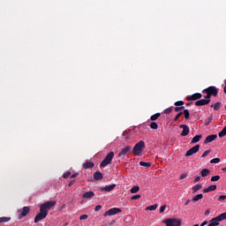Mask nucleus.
I'll return each instance as SVG.
<instances>
[{"mask_svg":"<svg viewBox=\"0 0 226 226\" xmlns=\"http://www.w3.org/2000/svg\"><path fill=\"white\" fill-rule=\"evenodd\" d=\"M146 149V143L143 140L136 143L132 148V153L135 156H142V153Z\"/></svg>","mask_w":226,"mask_h":226,"instance_id":"f257e3e1","label":"nucleus"},{"mask_svg":"<svg viewBox=\"0 0 226 226\" xmlns=\"http://www.w3.org/2000/svg\"><path fill=\"white\" fill-rule=\"evenodd\" d=\"M203 93H205L207 95L205 98H208L211 100V96H216L218 94V88L215 87H209L203 90Z\"/></svg>","mask_w":226,"mask_h":226,"instance_id":"f03ea898","label":"nucleus"},{"mask_svg":"<svg viewBox=\"0 0 226 226\" xmlns=\"http://www.w3.org/2000/svg\"><path fill=\"white\" fill-rule=\"evenodd\" d=\"M166 226H181L182 221L179 218H169L163 221Z\"/></svg>","mask_w":226,"mask_h":226,"instance_id":"7ed1b4c3","label":"nucleus"},{"mask_svg":"<svg viewBox=\"0 0 226 226\" xmlns=\"http://www.w3.org/2000/svg\"><path fill=\"white\" fill-rule=\"evenodd\" d=\"M114 158V152H109L104 160L101 162V167L105 168L107 165H109V163H112V159Z\"/></svg>","mask_w":226,"mask_h":226,"instance_id":"20e7f679","label":"nucleus"},{"mask_svg":"<svg viewBox=\"0 0 226 226\" xmlns=\"http://www.w3.org/2000/svg\"><path fill=\"white\" fill-rule=\"evenodd\" d=\"M56 204V201H47L40 206V209L43 210L44 213H49V209H52Z\"/></svg>","mask_w":226,"mask_h":226,"instance_id":"39448f33","label":"nucleus"},{"mask_svg":"<svg viewBox=\"0 0 226 226\" xmlns=\"http://www.w3.org/2000/svg\"><path fill=\"white\" fill-rule=\"evenodd\" d=\"M49 215V213L41 210V208H40V213L36 215L35 218H34V223H38V222H41V220L47 218V215Z\"/></svg>","mask_w":226,"mask_h":226,"instance_id":"423d86ee","label":"nucleus"},{"mask_svg":"<svg viewBox=\"0 0 226 226\" xmlns=\"http://www.w3.org/2000/svg\"><path fill=\"white\" fill-rule=\"evenodd\" d=\"M121 208L119 207H113V208H110L109 210L106 211L104 213V216H114L119 213H121Z\"/></svg>","mask_w":226,"mask_h":226,"instance_id":"0eeeda50","label":"nucleus"},{"mask_svg":"<svg viewBox=\"0 0 226 226\" xmlns=\"http://www.w3.org/2000/svg\"><path fill=\"white\" fill-rule=\"evenodd\" d=\"M199 149H200V145H196L195 147H192L186 152L185 156H193V154L199 153Z\"/></svg>","mask_w":226,"mask_h":226,"instance_id":"6e6552de","label":"nucleus"},{"mask_svg":"<svg viewBox=\"0 0 226 226\" xmlns=\"http://www.w3.org/2000/svg\"><path fill=\"white\" fill-rule=\"evenodd\" d=\"M30 211L31 208H29V207H23V209L19 210L18 213H19V218H24V216H27Z\"/></svg>","mask_w":226,"mask_h":226,"instance_id":"1a4fd4ad","label":"nucleus"},{"mask_svg":"<svg viewBox=\"0 0 226 226\" xmlns=\"http://www.w3.org/2000/svg\"><path fill=\"white\" fill-rule=\"evenodd\" d=\"M210 102H211V99L209 98L200 99L195 102V105L197 107H202V105H208Z\"/></svg>","mask_w":226,"mask_h":226,"instance_id":"9d476101","label":"nucleus"},{"mask_svg":"<svg viewBox=\"0 0 226 226\" xmlns=\"http://www.w3.org/2000/svg\"><path fill=\"white\" fill-rule=\"evenodd\" d=\"M131 150H132V147H124L118 154V158H122V159L124 158V156H126V154H128V153H130Z\"/></svg>","mask_w":226,"mask_h":226,"instance_id":"9b49d317","label":"nucleus"},{"mask_svg":"<svg viewBox=\"0 0 226 226\" xmlns=\"http://www.w3.org/2000/svg\"><path fill=\"white\" fill-rule=\"evenodd\" d=\"M93 197H94V192L93 191L86 192L82 194V199H84L85 200H91Z\"/></svg>","mask_w":226,"mask_h":226,"instance_id":"f8f14e48","label":"nucleus"},{"mask_svg":"<svg viewBox=\"0 0 226 226\" xmlns=\"http://www.w3.org/2000/svg\"><path fill=\"white\" fill-rule=\"evenodd\" d=\"M180 128L183 129V132H181L182 137H186V135H188V133H190V127H188V125L181 124Z\"/></svg>","mask_w":226,"mask_h":226,"instance_id":"ddd939ff","label":"nucleus"},{"mask_svg":"<svg viewBox=\"0 0 226 226\" xmlns=\"http://www.w3.org/2000/svg\"><path fill=\"white\" fill-rule=\"evenodd\" d=\"M217 137H218V135H216V134H211V135L207 136L205 139V144H209V143L213 142V140H216Z\"/></svg>","mask_w":226,"mask_h":226,"instance_id":"4468645a","label":"nucleus"},{"mask_svg":"<svg viewBox=\"0 0 226 226\" xmlns=\"http://www.w3.org/2000/svg\"><path fill=\"white\" fill-rule=\"evenodd\" d=\"M116 188V184L106 185L105 187L101 188V192H112Z\"/></svg>","mask_w":226,"mask_h":226,"instance_id":"2eb2a0df","label":"nucleus"},{"mask_svg":"<svg viewBox=\"0 0 226 226\" xmlns=\"http://www.w3.org/2000/svg\"><path fill=\"white\" fill-rule=\"evenodd\" d=\"M217 222L220 224V222H223V220H226V212L221 214L220 215L214 218Z\"/></svg>","mask_w":226,"mask_h":226,"instance_id":"dca6fc26","label":"nucleus"},{"mask_svg":"<svg viewBox=\"0 0 226 226\" xmlns=\"http://www.w3.org/2000/svg\"><path fill=\"white\" fill-rule=\"evenodd\" d=\"M202 98V94L196 93L189 97V100L195 101V100H200Z\"/></svg>","mask_w":226,"mask_h":226,"instance_id":"f3484780","label":"nucleus"},{"mask_svg":"<svg viewBox=\"0 0 226 226\" xmlns=\"http://www.w3.org/2000/svg\"><path fill=\"white\" fill-rule=\"evenodd\" d=\"M94 179H95V181H102V179H103V175L102 172L97 171L94 174Z\"/></svg>","mask_w":226,"mask_h":226,"instance_id":"a211bd4d","label":"nucleus"},{"mask_svg":"<svg viewBox=\"0 0 226 226\" xmlns=\"http://www.w3.org/2000/svg\"><path fill=\"white\" fill-rule=\"evenodd\" d=\"M216 190V185H213L208 186L207 188H205L203 190V193H209V192H215Z\"/></svg>","mask_w":226,"mask_h":226,"instance_id":"6ab92c4d","label":"nucleus"},{"mask_svg":"<svg viewBox=\"0 0 226 226\" xmlns=\"http://www.w3.org/2000/svg\"><path fill=\"white\" fill-rule=\"evenodd\" d=\"M204 199V195L202 193L197 194L196 196L192 197V202H199V200Z\"/></svg>","mask_w":226,"mask_h":226,"instance_id":"aec40b11","label":"nucleus"},{"mask_svg":"<svg viewBox=\"0 0 226 226\" xmlns=\"http://www.w3.org/2000/svg\"><path fill=\"white\" fill-rule=\"evenodd\" d=\"M192 193H197L199 190H202V185L197 184L194 186H192Z\"/></svg>","mask_w":226,"mask_h":226,"instance_id":"412c9836","label":"nucleus"},{"mask_svg":"<svg viewBox=\"0 0 226 226\" xmlns=\"http://www.w3.org/2000/svg\"><path fill=\"white\" fill-rule=\"evenodd\" d=\"M209 174H211V170L208 169H203L201 170V177H207V176H209Z\"/></svg>","mask_w":226,"mask_h":226,"instance_id":"4be33fe9","label":"nucleus"},{"mask_svg":"<svg viewBox=\"0 0 226 226\" xmlns=\"http://www.w3.org/2000/svg\"><path fill=\"white\" fill-rule=\"evenodd\" d=\"M156 209H158V204L147 207L145 211H156Z\"/></svg>","mask_w":226,"mask_h":226,"instance_id":"5701e85b","label":"nucleus"},{"mask_svg":"<svg viewBox=\"0 0 226 226\" xmlns=\"http://www.w3.org/2000/svg\"><path fill=\"white\" fill-rule=\"evenodd\" d=\"M84 169H93L94 167V163L93 162H87L83 164Z\"/></svg>","mask_w":226,"mask_h":226,"instance_id":"b1692460","label":"nucleus"},{"mask_svg":"<svg viewBox=\"0 0 226 226\" xmlns=\"http://www.w3.org/2000/svg\"><path fill=\"white\" fill-rule=\"evenodd\" d=\"M201 139L202 135H196L194 138H192V144H197V142H200Z\"/></svg>","mask_w":226,"mask_h":226,"instance_id":"393cba45","label":"nucleus"},{"mask_svg":"<svg viewBox=\"0 0 226 226\" xmlns=\"http://www.w3.org/2000/svg\"><path fill=\"white\" fill-rule=\"evenodd\" d=\"M139 191L140 187L139 185H135L130 190L131 193H139Z\"/></svg>","mask_w":226,"mask_h":226,"instance_id":"a878e982","label":"nucleus"},{"mask_svg":"<svg viewBox=\"0 0 226 226\" xmlns=\"http://www.w3.org/2000/svg\"><path fill=\"white\" fill-rule=\"evenodd\" d=\"M140 167H145V169H149L151 167V162H139Z\"/></svg>","mask_w":226,"mask_h":226,"instance_id":"bb28decb","label":"nucleus"},{"mask_svg":"<svg viewBox=\"0 0 226 226\" xmlns=\"http://www.w3.org/2000/svg\"><path fill=\"white\" fill-rule=\"evenodd\" d=\"M220 225L216 220H215V218H212L210 221H209V224L207 226H218Z\"/></svg>","mask_w":226,"mask_h":226,"instance_id":"cd10ccee","label":"nucleus"},{"mask_svg":"<svg viewBox=\"0 0 226 226\" xmlns=\"http://www.w3.org/2000/svg\"><path fill=\"white\" fill-rule=\"evenodd\" d=\"M150 128H151L152 130H158V124H156V122H152V123L150 124Z\"/></svg>","mask_w":226,"mask_h":226,"instance_id":"c85d7f7f","label":"nucleus"},{"mask_svg":"<svg viewBox=\"0 0 226 226\" xmlns=\"http://www.w3.org/2000/svg\"><path fill=\"white\" fill-rule=\"evenodd\" d=\"M10 217H0V223H6V222H10Z\"/></svg>","mask_w":226,"mask_h":226,"instance_id":"c756f323","label":"nucleus"},{"mask_svg":"<svg viewBox=\"0 0 226 226\" xmlns=\"http://www.w3.org/2000/svg\"><path fill=\"white\" fill-rule=\"evenodd\" d=\"M158 117H160V113H156V114L151 116L150 119H151V121H156V119H158Z\"/></svg>","mask_w":226,"mask_h":226,"instance_id":"7c9ffc66","label":"nucleus"},{"mask_svg":"<svg viewBox=\"0 0 226 226\" xmlns=\"http://www.w3.org/2000/svg\"><path fill=\"white\" fill-rule=\"evenodd\" d=\"M226 135V126L222 130L221 132H219V137L222 139V137H225Z\"/></svg>","mask_w":226,"mask_h":226,"instance_id":"2f4dec72","label":"nucleus"},{"mask_svg":"<svg viewBox=\"0 0 226 226\" xmlns=\"http://www.w3.org/2000/svg\"><path fill=\"white\" fill-rule=\"evenodd\" d=\"M185 118L189 119L190 118V111L188 109L184 110Z\"/></svg>","mask_w":226,"mask_h":226,"instance_id":"473e14b6","label":"nucleus"},{"mask_svg":"<svg viewBox=\"0 0 226 226\" xmlns=\"http://www.w3.org/2000/svg\"><path fill=\"white\" fill-rule=\"evenodd\" d=\"M70 176H72V173L70 171H67L63 174L64 179H67V177H70Z\"/></svg>","mask_w":226,"mask_h":226,"instance_id":"72a5a7b5","label":"nucleus"},{"mask_svg":"<svg viewBox=\"0 0 226 226\" xmlns=\"http://www.w3.org/2000/svg\"><path fill=\"white\" fill-rule=\"evenodd\" d=\"M220 102L215 103V105H212L211 107H214V109L220 110Z\"/></svg>","mask_w":226,"mask_h":226,"instance_id":"f704fd0d","label":"nucleus"},{"mask_svg":"<svg viewBox=\"0 0 226 226\" xmlns=\"http://www.w3.org/2000/svg\"><path fill=\"white\" fill-rule=\"evenodd\" d=\"M210 163H220V158H214L210 161Z\"/></svg>","mask_w":226,"mask_h":226,"instance_id":"c9c22d12","label":"nucleus"},{"mask_svg":"<svg viewBox=\"0 0 226 226\" xmlns=\"http://www.w3.org/2000/svg\"><path fill=\"white\" fill-rule=\"evenodd\" d=\"M220 179V176L216 175L211 177V181L215 182V181H219Z\"/></svg>","mask_w":226,"mask_h":226,"instance_id":"e433bc0d","label":"nucleus"},{"mask_svg":"<svg viewBox=\"0 0 226 226\" xmlns=\"http://www.w3.org/2000/svg\"><path fill=\"white\" fill-rule=\"evenodd\" d=\"M185 104V102L183 101H179L175 102L176 107H181Z\"/></svg>","mask_w":226,"mask_h":226,"instance_id":"4c0bfd02","label":"nucleus"},{"mask_svg":"<svg viewBox=\"0 0 226 226\" xmlns=\"http://www.w3.org/2000/svg\"><path fill=\"white\" fill-rule=\"evenodd\" d=\"M209 153H211V150H207L205 151L202 155H201V158H206V156H207V154H209Z\"/></svg>","mask_w":226,"mask_h":226,"instance_id":"58836bf2","label":"nucleus"},{"mask_svg":"<svg viewBox=\"0 0 226 226\" xmlns=\"http://www.w3.org/2000/svg\"><path fill=\"white\" fill-rule=\"evenodd\" d=\"M140 194H136V195H134V196H132L131 199H132V200H139V199H140Z\"/></svg>","mask_w":226,"mask_h":226,"instance_id":"ea45409f","label":"nucleus"},{"mask_svg":"<svg viewBox=\"0 0 226 226\" xmlns=\"http://www.w3.org/2000/svg\"><path fill=\"white\" fill-rule=\"evenodd\" d=\"M183 109H185V107H183V106H177L175 108V112H179V110H183Z\"/></svg>","mask_w":226,"mask_h":226,"instance_id":"a19ab883","label":"nucleus"},{"mask_svg":"<svg viewBox=\"0 0 226 226\" xmlns=\"http://www.w3.org/2000/svg\"><path fill=\"white\" fill-rule=\"evenodd\" d=\"M87 218H89V215H82L79 216V220H87Z\"/></svg>","mask_w":226,"mask_h":226,"instance_id":"79ce46f5","label":"nucleus"},{"mask_svg":"<svg viewBox=\"0 0 226 226\" xmlns=\"http://www.w3.org/2000/svg\"><path fill=\"white\" fill-rule=\"evenodd\" d=\"M165 209H167V206H166V205L162 206V207H160V213H161V214H162V213H164V212H165Z\"/></svg>","mask_w":226,"mask_h":226,"instance_id":"37998d69","label":"nucleus"},{"mask_svg":"<svg viewBox=\"0 0 226 226\" xmlns=\"http://www.w3.org/2000/svg\"><path fill=\"white\" fill-rule=\"evenodd\" d=\"M165 114H170V112H172V108H167L166 109H164L163 111Z\"/></svg>","mask_w":226,"mask_h":226,"instance_id":"c03bdc74","label":"nucleus"},{"mask_svg":"<svg viewBox=\"0 0 226 226\" xmlns=\"http://www.w3.org/2000/svg\"><path fill=\"white\" fill-rule=\"evenodd\" d=\"M226 199V195H221L219 198H218V200L219 202H222V200H225Z\"/></svg>","mask_w":226,"mask_h":226,"instance_id":"a18cd8bd","label":"nucleus"},{"mask_svg":"<svg viewBox=\"0 0 226 226\" xmlns=\"http://www.w3.org/2000/svg\"><path fill=\"white\" fill-rule=\"evenodd\" d=\"M183 114V112L178 113L176 117H175V121H177V119H179V117H181V115Z\"/></svg>","mask_w":226,"mask_h":226,"instance_id":"49530a36","label":"nucleus"},{"mask_svg":"<svg viewBox=\"0 0 226 226\" xmlns=\"http://www.w3.org/2000/svg\"><path fill=\"white\" fill-rule=\"evenodd\" d=\"M100 209H102V205H97L94 208V211L98 212Z\"/></svg>","mask_w":226,"mask_h":226,"instance_id":"de8ad7c7","label":"nucleus"},{"mask_svg":"<svg viewBox=\"0 0 226 226\" xmlns=\"http://www.w3.org/2000/svg\"><path fill=\"white\" fill-rule=\"evenodd\" d=\"M188 175L187 174H182L181 176H180V179H186V177H187Z\"/></svg>","mask_w":226,"mask_h":226,"instance_id":"09e8293b","label":"nucleus"},{"mask_svg":"<svg viewBox=\"0 0 226 226\" xmlns=\"http://www.w3.org/2000/svg\"><path fill=\"white\" fill-rule=\"evenodd\" d=\"M199 181H200V177H196L194 178V183H199Z\"/></svg>","mask_w":226,"mask_h":226,"instance_id":"8fccbe9b","label":"nucleus"},{"mask_svg":"<svg viewBox=\"0 0 226 226\" xmlns=\"http://www.w3.org/2000/svg\"><path fill=\"white\" fill-rule=\"evenodd\" d=\"M209 213H211L210 209H207L205 211V216H207L209 215Z\"/></svg>","mask_w":226,"mask_h":226,"instance_id":"3c124183","label":"nucleus"},{"mask_svg":"<svg viewBox=\"0 0 226 226\" xmlns=\"http://www.w3.org/2000/svg\"><path fill=\"white\" fill-rule=\"evenodd\" d=\"M77 176H79V173H74L71 176V177L73 179V178L77 177Z\"/></svg>","mask_w":226,"mask_h":226,"instance_id":"603ef678","label":"nucleus"},{"mask_svg":"<svg viewBox=\"0 0 226 226\" xmlns=\"http://www.w3.org/2000/svg\"><path fill=\"white\" fill-rule=\"evenodd\" d=\"M205 225H207V221H205V222H203L200 224V226H205Z\"/></svg>","mask_w":226,"mask_h":226,"instance_id":"864d4df0","label":"nucleus"},{"mask_svg":"<svg viewBox=\"0 0 226 226\" xmlns=\"http://www.w3.org/2000/svg\"><path fill=\"white\" fill-rule=\"evenodd\" d=\"M188 204H190V200H187V201L185 202V206H188Z\"/></svg>","mask_w":226,"mask_h":226,"instance_id":"5fc2aeb1","label":"nucleus"},{"mask_svg":"<svg viewBox=\"0 0 226 226\" xmlns=\"http://www.w3.org/2000/svg\"><path fill=\"white\" fill-rule=\"evenodd\" d=\"M222 170L223 172H226V167H225V168H222Z\"/></svg>","mask_w":226,"mask_h":226,"instance_id":"6e6d98bb","label":"nucleus"},{"mask_svg":"<svg viewBox=\"0 0 226 226\" xmlns=\"http://www.w3.org/2000/svg\"><path fill=\"white\" fill-rule=\"evenodd\" d=\"M73 185V182H70L69 186H72Z\"/></svg>","mask_w":226,"mask_h":226,"instance_id":"4d7b16f0","label":"nucleus"}]
</instances>
